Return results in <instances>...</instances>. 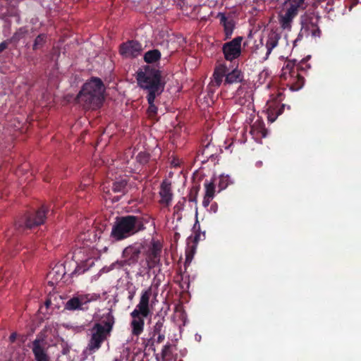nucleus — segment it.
<instances>
[{"instance_id":"b1692460","label":"nucleus","mask_w":361,"mask_h":361,"mask_svg":"<svg viewBox=\"0 0 361 361\" xmlns=\"http://www.w3.org/2000/svg\"><path fill=\"white\" fill-rule=\"evenodd\" d=\"M218 17L220 19L221 23L224 25L225 35L226 37H230L233 33L234 28V23L232 19H228L223 13H219Z\"/></svg>"},{"instance_id":"a878e982","label":"nucleus","mask_w":361,"mask_h":361,"mask_svg":"<svg viewBox=\"0 0 361 361\" xmlns=\"http://www.w3.org/2000/svg\"><path fill=\"white\" fill-rule=\"evenodd\" d=\"M126 179L121 178L114 182L112 190L115 192H124L126 191Z\"/></svg>"},{"instance_id":"393cba45","label":"nucleus","mask_w":361,"mask_h":361,"mask_svg":"<svg viewBox=\"0 0 361 361\" xmlns=\"http://www.w3.org/2000/svg\"><path fill=\"white\" fill-rule=\"evenodd\" d=\"M161 57V53L157 49L148 51L144 56V59L147 63H154L157 61Z\"/></svg>"},{"instance_id":"9d476101","label":"nucleus","mask_w":361,"mask_h":361,"mask_svg":"<svg viewBox=\"0 0 361 361\" xmlns=\"http://www.w3.org/2000/svg\"><path fill=\"white\" fill-rule=\"evenodd\" d=\"M242 37H237L223 46L224 57L228 61H233L238 58L241 54Z\"/></svg>"},{"instance_id":"4c0bfd02","label":"nucleus","mask_w":361,"mask_h":361,"mask_svg":"<svg viewBox=\"0 0 361 361\" xmlns=\"http://www.w3.org/2000/svg\"><path fill=\"white\" fill-rule=\"evenodd\" d=\"M268 73L267 71H263L262 73H261V75H266Z\"/></svg>"},{"instance_id":"f704fd0d","label":"nucleus","mask_w":361,"mask_h":361,"mask_svg":"<svg viewBox=\"0 0 361 361\" xmlns=\"http://www.w3.org/2000/svg\"><path fill=\"white\" fill-rule=\"evenodd\" d=\"M319 33H320V31L319 29H317L315 30L313 32H312V35L314 36H319Z\"/></svg>"},{"instance_id":"6ab92c4d","label":"nucleus","mask_w":361,"mask_h":361,"mask_svg":"<svg viewBox=\"0 0 361 361\" xmlns=\"http://www.w3.org/2000/svg\"><path fill=\"white\" fill-rule=\"evenodd\" d=\"M284 105L280 106L278 102H269L267 104V118L270 122L276 121L277 117L282 113Z\"/></svg>"},{"instance_id":"cd10ccee","label":"nucleus","mask_w":361,"mask_h":361,"mask_svg":"<svg viewBox=\"0 0 361 361\" xmlns=\"http://www.w3.org/2000/svg\"><path fill=\"white\" fill-rule=\"evenodd\" d=\"M219 190H224L231 183L230 176L226 175H221L219 178Z\"/></svg>"},{"instance_id":"f8f14e48","label":"nucleus","mask_w":361,"mask_h":361,"mask_svg":"<svg viewBox=\"0 0 361 361\" xmlns=\"http://www.w3.org/2000/svg\"><path fill=\"white\" fill-rule=\"evenodd\" d=\"M161 250V244L159 240H152L147 250V263L148 268H154L159 262V255Z\"/></svg>"},{"instance_id":"39448f33","label":"nucleus","mask_w":361,"mask_h":361,"mask_svg":"<svg viewBox=\"0 0 361 361\" xmlns=\"http://www.w3.org/2000/svg\"><path fill=\"white\" fill-rule=\"evenodd\" d=\"M104 320L103 322L104 325L97 323L92 329V337L88 344V348L90 351H95L98 350L101 343L106 338V336L111 331L114 319L112 314L109 312L104 316Z\"/></svg>"},{"instance_id":"7ed1b4c3","label":"nucleus","mask_w":361,"mask_h":361,"mask_svg":"<svg viewBox=\"0 0 361 361\" xmlns=\"http://www.w3.org/2000/svg\"><path fill=\"white\" fill-rule=\"evenodd\" d=\"M145 229L143 219L139 216L128 215L116 219L111 236L116 240L128 238Z\"/></svg>"},{"instance_id":"9b49d317","label":"nucleus","mask_w":361,"mask_h":361,"mask_svg":"<svg viewBox=\"0 0 361 361\" xmlns=\"http://www.w3.org/2000/svg\"><path fill=\"white\" fill-rule=\"evenodd\" d=\"M99 298V295L95 293L78 295L67 301L65 308L68 310H80L82 305Z\"/></svg>"},{"instance_id":"f3484780","label":"nucleus","mask_w":361,"mask_h":361,"mask_svg":"<svg viewBox=\"0 0 361 361\" xmlns=\"http://www.w3.org/2000/svg\"><path fill=\"white\" fill-rule=\"evenodd\" d=\"M45 218L46 208L43 206L35 214L27 217L25 226L30 228L39 226L44 222Z\"/></svg>"},{"instance_id":"f257e3e1","label":"nucleus","mask_w":361,"mask_h":361,"mask_svg":"<svg viewBox=\"0 0 361 361\" xmlns=\"http://www.w3.org/2000/svg\"><path fill=\"white\" fill-rule=\"evenodd\" d=\"M151 296L152 288L150 287L142 290L139 302L130 313L132 318L130 327L133 336H138L143 332L145 318L152 314L153 305L150 303Z\"/></svg>"},{"instance_id":"7c9ffc66","label":"nucleus","mask_w":361,"mask_h":361,"mask_svg":"<svg viewBox=\"0 0 361 361\" xmlns=\"http://www.w3.org/2000/svg\"><path fill=\"white\" fill-rule=\"evenodd\" d=\"M7 47V44L6 42H1L0 44V52L3 51Z\"/></svg>"},{"instance_id":"2eb2a0df","label":"nucleus","mask_w":361,"mask_h":361,"mask_svg":"<svg viewBox=\"0 0 361 361\" xmlns=\"http://www.w3.org/2000/svg\"><path fill=\"white\" fill-rule=\"evenodd\" d=\"M141 50L140 44L137 42L130 41L121 46L120 53L126 58L135 57L140 54Z\"/></svg>"},{"instance_id":"4468645a","label":"nucleus","mask_w":361,"mask_h":361,"mask_svg":"<svg viewBox=\"0 0 361 361\" xmlns=\"http://www.w3.org/2000/svg\"><path fill=\"white\" fill-rule=\"evenodd\" d=\"M66 274L65 264L59 263L56 264L47 274L49 284L51 286L59 283Z\"/></svg>"},{"instance_id":"37998d69","label":"nucleus","mask_w":361,"mask_h":361,"mask_svg":"<svg viewBox=\"0 0 361 361\" xmlns=\"http://www.w3.org/2000/svg\"><path fill=\"white\" fill-rule=\"evenodd\" d=\"M49 303H50V302H49V301H47V302H46V305H47V306H49Z\"/></svg>"},{"instance_id":"4be33fe9","label":"nucleus","mask_w":361,"mask_h":361,"mask_svg":"<svg viewBox=\"0 0 361 361\" xmlns=\"http://www.w3.org/2000/svg\"><path fill=\"white\" fill-rule=\"evenodd\" d=\"M250 133L256 140H259L267 136V130L264 123L257 120L251 126Z\"/></svg>"},{"instance_id":"a211bd4d","label":"nucleus","mask_w":361,"mask_h":361,"mask_svg":"<svg viewBox=\"0 0 361 361\" xmlns=\"http://www.w3.org/2000/svg\"><path fill=\"white\" fill-rule=\"evenodd\" d=\"M204 188L205 191L202 205L204 207H207L215 196L216 190L214 178H212L209 180H206L204 183Z\"/></svg>"},{"instance_id":"e433bc0d","label":"nucleus","mask_w":361,"mask_h":361,"mask_svg":"<svg viewBox=\"0 0 361 361\" xmlns=\"http://www.w3.org/2000/svg\"><path fill=\"white\" fill-rule=\"evenodd\" d=\"M216 208H217L216 204H212L211 207V209H213L214 212H216Z\"/></svg>"},{"instance_id":"dca6fc26","label":"nucleus","mask_w":361,"mask_h":361,"mask_svg":"<svg viewBox=\"0 0 361 361\" xmlns=\"http://www.w3.org/2000/svg\"><path fill=\"white\" fill-rule=\"evenodd\" d=\"M32 350L36 361H49L50 358L47 353V350L40 340L35 339L32 342Z\"/></svg>"},{"instance_id":"0eeeda50","label":"nucleus","mask_w":361,"mask_h":361,"mask_svg":"<svg viewBox=\"0 0 361 361\" xmlns=\"http://www.w3.org/2000/svg\"><path fill=\"white\" fill-rule=\"evenodd\" d=\"M281 80L293 91L300 90L305 82L304 78L300 74L295 61H287L281 70Z\"/></svg>"},{"instance_id":"79ce46f5","label":"nucleus","mask_w":361,"mask_h":361,"mask_svg":"<svg viewBox=\"0 0 361 361\" xmlns=\"http://www.w3.org/2000/svg\"><path fill=\"white\" fill-rule=\"evenodd\" d=\"M93 233H94V231H92V232H91V233H88V237H90V235H91L92 234H93Z\"/></svg>"},{"instance_id":"2f4dec72","label":"nucleus","mask_w":361,"mask_h":361,"mask_svg":"<svg viewBox=\"0 0 361 361\" xmlns=\"http://www.w3.org/2000/svg\"><path fill=\"white\" fill-rule=\"evenodd\" d=\"M135 295V290L130 291L129 292V295H128V299L130 300H132L133 299Z\"/></svg>"},{"instance_id":"c756f323","label":"nucleus","mask_w":361,"mask_h":361,"mask_svg":"<svg viewBox=\"0 0 361 361\" xmlns=\"http://www.w3.org/2000/svg\"><path fill=\"white\" fill-rule=\"evenodd\" d=\"M45 35H39L37 37V38L35 40V43L33 44V49H37L38 47L44 42L45 40Z\"/></svg>"},{"instance_id":"412c9836","label":"nucleus","mask_w":361,"mask_h":361,"mask_svg":"<svg viewBox=\"0 0 361 361\" xmlns=\"http://www.w3.org/2000/svg\"><path fill=\"white\" fill-rule=\"evenodd\" d=\"M161 197V203L165 205H169L173 198V193L171 192V183L167 181H164L161 185L159 191Z\"/></svg>"},{"instance_id":"473e14b6","label":"nucleus","mask_w":361,"mask_h":361,"mask_svg":"<svg viewBox=\"0 0 361 361\" xmlns=\"http://www.w3.org/2000/svg\"><path fill=\"white\" fill-rule=\"evenodd\" d=\"M17 336V334L16 333H13L10 337H9V339L11 342H13L15 340H16V338Z\"/></svg>"},{"instance_id":"ea45409f","label":"nucleus","mask_w":361,"mask_h":361,"mask_svg":"<svg viewBox=\"0 0 361 361\" xmlns=\"http://www.w3.org/2000/svg\"><path fill=\"white\" fill-rule=\"evenodd\" d=\"M105 189H106V188H105V186L104 185V186L102 187V190H103V191H104V192H109V190L106 191V190H105Z\"/></svg>"},{"instance_id":"bb28decb","label":"nucleus","mask_w":361,"mask_h":361,"mask_svg":"<svg viewBox=\"0 0 361 361\" xmlns=\"http://www.w3.org/2000/svg\"><path fill=\"white\" fill-rule=\"evenodd\" d=\"M159 94H147V101L149 103V108H148V114L150 116H152L157 114V108L154 105V99Z\"/></svg>"},{"instance_id":"ddd939ff","label":"nucleus","mask_w":361,"mask_h":361,"mask_svg":"<svg viewBox=\"0 0 361 361\" xmlns=\"http://www.w3.org/2000/svg\"><path fill=\"white\" fill-rule=\"evenodd\" d=\"M279 39L280 36L278 33L276 32H271L267 36L264 46L261 42V47L259 48L257 47V49H259L261 53L264 52V56L263 57L264 60H267L268 59L273 49L278 45Z\"/></svg>"},{"instance_id":"58836bf2","label":"nucleus","mask_w":361,"mask_h":361,"mask_svg":"<svg viewBox=\"0 0 361 361\" xmlns=\"http://www.w3.org/2000/svg\"><path fill=\"white\" fill-rule=\"evenodd\" d=\"M197 190L195 191V197H194V201L195 202L197 201Z\"/></svg>"},{"instance_id":"1a4fd4ad","label":"nucleus","mask_w":361,"mask_h":361,"mask_svg":"<svg viewBox=\"0 0 361 361\" xmlns=\"http://www.w3.org/2000/svg\"><path fill=\"white\" fill-rule=\"evenodd\" d=\"M253 86L247 82H243L236 90L234 99L239 105L244 106L246 110L253 111Z\"/></svg>"},{"instance_id":"f03ea898","label":"nucleus","mask_w":361,"mask_h":361,"mask_svg":"<svg viewBox=\"0 0 361 361\" xmlns=\"http://www.w3.org/2000/svg\"><path fill=\"white\" fill-rule=\"evenodd\" d=\"M104 87L102 81L97 78L87 82L80 91L77 99L85 108L99 107L104 99Z\"/></svg>"},{"instance_id":"aec40b11","label":"nucleus","mask_w":361,"mask_h":361,"mask_svg":"<svg viewBox=\"0 0 361 361\" xmlns=\"http://www.w3.org/2000/svg\"><path fill=\"white\" fill-rule=\"evenodd\" d=\"M86 235H87L86 233L80 235L79 237L80 240H82L83 242L84 241L88 242L89 240H90L91 243L96 242L97 238L96 235L93 234V239H91L90 238L88 240L87 239ZM83 249H84V252H87V258L86 259H90V258L98 257L99 251L97 249H96L94 247V245L90 246V245H89L87 243H86L84 244Z\"/></svg>"},{"instance_id":"c85d7f7f","label":"nucleus","mask_w":361,"mask_h":361,"mask_svg":"<svg viewBox=\"0 0 361 361\" xmlns=\"http://www.w3.org/2000/svg\"><path fill=\"white\" fill-rule=\"evenodd\" d=\"M136 159L140 164H145L148 161L149 156L144 152H140L137 154Z\"/></svg>"},{"instance_id":"20e7f679","label":"nucleus","mask_w":361,"mask_h":361,"mask_svg":"<svg viewBox=\"0 0 361 361\" xmlns=\"http://www.w3.org/2000/svg\"><path fill=\"white\" fill-rule=\"evenodd\" d=\"M136 80L138 85L147 90L148 94H160L164 90V84L161 80L160 72L149 66L139 68Z\"/></svg>"},{"instance_id":"423d86ee","label":"nucleus","mask_w":361,"mask_h":361,"mask_svg":"<svg viewBox=\"0 0 361 361\" xmlns=\"http://www.w3.org/2000/svg\"><path fill=\"white\" fill-rule=\"evenodd\" d=\"M305 0H286L279 14V23L283 30H290L299 11L305 8Z\"/></svg>"},{"instance_id":"72a5a7b5","label":"nucleus","mask_w":361,"mask_h":361,"mask_svg":"<svg viewBox=\"0 0 361 361\" xmlns=\"http://www.w3.org/2000/svg\"><path fill=\"white\" fill-rule=\"evenodd\" d=\"M164 340V335L159 334L158 338H157L158 342H159V343L162 342Z\"/></svg>"},{"instance_id":"a19ab883","label":"nucleus","mask_w":361,"mask_h":361,"mask_svg":"<svg viewBox=\"0 0 361 361\" xmlns=\"http://www.w3.org/2000/svg\"><path fill=\"white\" fill-rule=\"evenodd\" d=\"M257 166H261L262 164V161H259L257 163Z\"/></svg>"},{"instance_id":"5701e85b","label":"nucleus","mask_w":361,"mask_h":361,"mask_svg":"<svg viewBox=\"0 0 361 361\" xmlns=\"http://www.w3.org/2000/svg\"><path fill=\"white\" fill-rule=\"evenodd\" d=\"M140 250L137 246H129L123 250V256L128 259V264L137 262Z\"/></svg>"},{"instance_id":"c9c22d12","label":"nucleus","mask_w":361,"mask_h":361,"mask_svg":"<svg viewBox=\"0 0 361 361\" xmlns=\"http://www.w3.org/2000/svg\"><path fill=\"white\" fill-rule=\"evenodd\" d=\"M161 327V324H159V323H157L156 324V326H155V330L156 331H158L159 330V329Z\"/></svg>"},{"instance_id":"6e6552de","label":"nucleus","mask_w":361,"mask_h":361,"mask_svg":"<svg viewBox=\"0 0 361 361\" xmlns=\"http://www.w3.org/2000/svg\"><path fill=\"white\" fill-rule=\"evenodd\" d=\"M224 77H226L225 84H233L242 82L243 74L238 68H234L231 72L228 73L227 67L225 65H220L215 69L213 74L212 85L219 87Z\"/></svg>"}]
</instances>
